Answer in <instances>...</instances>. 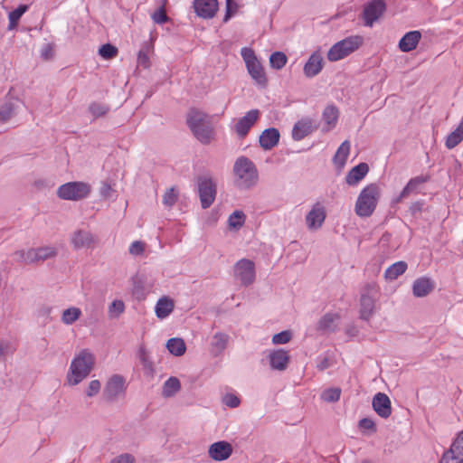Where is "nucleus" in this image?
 Listing matches in <instances>:
<instances>
[{
  "mask_svg": "<svg viewBox=\"0 0 463 463\" xmlns=\"http://www.w3.org/2000/svg\"><path fill=\"white\" fill-rule=\"evenodd\" d=\"M338 319L337 314L326 313L318 321L317 329L322 332H333L335 328V322Z\"/></svg>",
  "mask_w": 463,
  "mask_h": 463,
  "instance_id": "obj_27",
  "label": "nucleus"
},
{
  "mask_svg": "<svg viewBox=\"0 0 463 463\" xmlns=\"http://www.w3.org/2000/svg\"><path fill=\"white\" fill-rule=\"evenodd\" d=\"M213 116L196 108L189 109L186 124L194 137L203 145L210 144L215 137Z\"/></svg>",
  "mask_w": 463,
  "mask_h": 463,
  "instance_id": "obj_1",
  "label": "nucleus"
},
{
  "mask_svg": "<svg viewBox=\"0 0 463 463\" xmlns=\"http://www.w3.org/2000/svg\"><path fill=\"white\" fill-rule=\"evenodd\" d=\"M126 390L125 379L119 374H114L107 383L103 395L104 398L109 401H114L121 393H124Z\"/></svg>",
  "mask_w": 463,
  "mask_h": 463,
  "instance_id": "obj_10",
  "label": "nucleus"
},
{
  "mask_svg": "<svg viewBox=\"0 0 463 463\" xmlns=\"http://www.w3.org/2000/svg\"><path fill=\"white\" fill-rule=\"evenodd\" d=\"M110 463H135V458L132 455L125 453L113 458Z\"/></svg>",
  "mask_w": 463,
  "mask_h": 463,
  "instance_id": "obj_59",
  "label": "nucleus"
},
{
  "mask_svg": "<svg viewBox=\"0 0 463 463\" xmlns=\"http://www.w3.org/2000/svg\"><path fill=\"white\" fill-rule=\"evenodd\" d=\"M386 11V4L384 0H371L368 2L363 10L362 16L364 20L366 26H373V23L377 21Z\"/></svg>",
  "mask_w": 463,
  "mask_h": 463,
  "instance_id": "obj_7",
  "label": "nucleus"
},
{
  "mask_svg": "<svg viewBox=\"0 0 463 463\" xmlns=\"http://www.w3.org/2000/svg\"><path fill=\"white\" fill-rule=\"evenodd\" d=\"M137 63L139 65L143 66L144 68L149 67V58H148L146 52H144L143 50H140L138 52Z\"/></svg>",
  "mask_w": 463,
  "mask_h": 463,
  "instance_id": "obj_62",
  "label": "nucleus"
},
{
  "mask_svg": "<svg viewBox=\"0 0 463 463\" xmlns=\"http://www.w3.org/2000/svg\"><path fill=\"white\" fill-rule=\"evenodd\" d=\"M421 33L419 31H411L403 35L400 40L399 48L402 52H408L414 50L420 40Z\"/></svg>",
  "mask_w": 463,
  "mask_h": 463,
  "instance_id": "obj_22",
  "label": "nucleus"
},
{
  "mask_svg": "<svg viewBox=\"0 0 463 463\" xmlns=\"http://www.w3.org/2000/svg\"><path fill=\"white\" fill-rule=\"evenodd\" d=\"M166 348L172 354L175 356L183 355L186 350L185 343L181 338L169 339L166 343Z\"/></svg>",
  "mask_w": 463,
  "mask_h": 463,
  "instance_id": "obj_32",
  "label": "nucleus"
},
{
  "mask_svg": "<svg viewBox=\"0 0 463 463\" xmlns=\"http://www.w3.org/2000/svg\"><path fill=\"white\" fill-rule=\"evenodd\" d=\"M270 367L277 371H285L290 362L288 352L284 349H277L269 354Z\"/></svg>",
  "mask_w": 463,
  "mask_h": 463,
  "instance_id": "obj_15",
  "label": "nucleus"
},
{
  "mask_svg": "<svg viewBox=\"0 0 463 463\" xmlns=\"http://www.w3.org/2000/svg\"><path fill=\"white\" fill-rule=\"evenodd\" d=\"M463 462V457H461L459 454L456 453L452 449H449L446 451L439 463H462Z\"/></svg>",
  "mask_w": 463,
  "mask_h": 463,
  "instance_id": "obj_46",
  "label": "nucleus"
},
{
  "mask_svg": "<svg viewBox=\"0 0 463 463\" xmlns=\"http://www.w3.org/2000/svg\"><path fill=\"white\" fill-rule=\"evenodd\" d=\"M229 335L224 333H216L211 342V353L214 355L221 354L227 346Z\"/></svg>",
  "mask_w": 463,
  "mask_h": 463,
  "instance_id": "obj_28",
  "label": "nucleus"
},
{
  "mask_svg": "<svg viewBox=\"0 0 463 463\" xmlns=\"http://www.w3.org/2000/svg\"><path fill=\"white\" fill-rule=\"evenodd\" d=\"M350 152V143L348 140L344 141L338 147L334 156L333 162L339 168L344 167Z\"/></svg>",
  "mask_w": 463,
  "mask_h": 463,
  "instance_id": "obj_30",
  "label": "nucleus"
},
{
  "mask_svg": "<svg viewBox=\"0 0 463 463\" xmlns=\"http://www.w3.org/2000/svg\"><path fill=\"white\" fill-rule=\"evenodd\" d=\"M90 186L82 182H70L61 185L57 195L62 200L79 201L90 194Z\"/></svg>",
  "mask_w": 463,
  "mask_h": 463,
  "instance_id": "obj_5",
  "label": "nucleus"
},
{
  "mask_svg": "<svg viewBox=\"0 0 463 463\" xmlns=\"http://www.w3.org/2000/svg\"><path fill=\"white\" fill-rule=\"evenodd\" d=\"M55 55L54 44L53 43H45L43 45L41 49V58L43 61H50L53 59Z\"/></svg>",
  "mask_w": 463,
  "mask_h": 463,
  "instance_id": "obj_49",
  "label": "nucleus"
},
{
  "mask_svg": "<svg viewBox=\"0 0 463 463\" xmlns=\"http://www.w3.org/2000/svg\"><path fill=\"white\" fill-rule=\"evenodd\" d=\"M235 184L239 188L250 189L256 185L259 174L254 163L246 156H240L233 165Z\"/></svg>",
  "mask_w": 463,
  "mask_h": 463,
  "instance_id": "obj_2",
  "label": "nucleus"
},
{
  "mask_svg": "<svg viewBox=\"0 0 463 463\" xmlns=\"http://www.w3.org/2000/svg\"><path fill=\"white\" fill-rule=\"evenodd\" d=\"M13 115L12 107L9 104L4 105L0 109V122L7 121Z\"/></svg>",
  "mask_w": 463,
  "mask_h": 463,
  "instance_id": "obj_57",
  "label": "nucleus"
},
{
  "mask_svg": "<svg viewBox=\"0 0 463 463\" xmlns=\"http://www.w3.org/2000/svg\"><path fill=\"white\" fill-rule=\"evenodd\" d=\"M109 110V107L99 102H92L89 106V111L94 118L105 116Z\"/></svg>",
  "mask_w": 463,
  "mask_h": 463,
  "instance_id": "obj_40",
  "label": "nucleus"
},
{
  "mask_svg": "<svg viewBox=\"0 0 463 463\" xmlns=\"http://www.w3.org/2000/svg\"><path fill=\"white\" fill-rule=\"evenodd\" d=\"M344 43H340L339 42L334 44L327 52V58L331 61H336L341 59H344L348 54L345 50L341 47Z\"/></svg>",
  "mask_w": 463,
  "mask_h": 463,
  "instance_id": "obj_36",
  "label": "nucleus"
},
{
  "mask_svg": "<svg viewBox=\"0 0 463 463\" xmlns=\"http://www.w3.org/2000/svg\"><path fill=\"white\" fill-rule=\"evenodd\" d=\"M450 449L463 457V431L458 433V437L452 443Z\"/></svg>",
  "mask_w": 463,
  "mask_h": 463,
  "instance_id": "obj_53",
  "label": "nucleus"
},
{
  "mask_svg": "<svg viewBox=\"0 0 463 463\" xmlns=\"http://www.w3.org/2000/svg\"><path fill=\"white\" fill-rule=\"evenodd\" d=\"M125 310V304L122 300H114L109 307L110 317H118Z\"/></svg>",
  "mask_w": 463,
  "mask_h": 463,
  "instance_id": "obj_45",
  "label": "nucleus"
},
{
  "mask_svg": "<svg viewBox=\"0 0 463 463\" xmlns=\"http://www.w3.org/2000/svg\"><path fill=\"white\" fill-rule=\"evenodd\" d=\"M71 242L76 250L90 248L93 243V237L88 231L78 230L72 233Z\"/></svg>",
  "mask_w": 463,
  "mask_h": 463,
  "instance_id": "obj_20",
  "label": "nucleus"
},
{
  "mask_svg": "<svg viewBox=\"0 0 463 463\" xmlns=\"http://www.w3.org/2000/svg\"><path fill=\"white\" fill-rule=\"evenodd\" d=\"M341 396V389L338 387L329 388L321 393V399L326 402H335L339 401Z\"/></svg>",
  "mask_w": 463,
  "mask_h": 463,
  "instance_id": "obj_41",
  "label": "nucleus"
},
{
  "mask_svg": "<svg viewBox=\"0 0 463 463\" xmlns=\"http://www.w3.org/2000/svg\"><path fill=\"white\" fill-rule=\"evenodd\" d=\"M325 219L326 211L319 203H316L306 216L307 225L309 229H317L321 227Z\"/></svg>",
  "mask_w": 463,
  "mask_h": 463,
  "instance_id": "obj_16",
  "label": "nucleus"
},
{
  "mask_svg": "<svg viewBox=\"0 0 463 463\" xmlns=\"http://www.w3.org/2000/svg\"><path fill=\"white\" fill-rule=\"evenodd\" d=\"M292 338V333L289 330L282 331L275 334L272 336V343L274 345H283L288 343Z\"/></svg>",
  "mask_w": 463,
  "mask_h": 463,
  "instance_id": "obj_48",
  "label": "nucleus"
},
{
  "mask_svg": "<svg viewBox=\"0 0 463 463\" xmlns=\"http://www.w3.org/2000/svg\"><path fill=\"white\" fill-rule=\"evenodd\" d=\"M100 390V383L98 380H93L89 383L87 395L91 397L97 394Z\"/></svg>",
  "mask_w": 463,
  "mask_h": 463,
  "instance_id": "obj_60",
  "label": "nucleus"
},
{
  "mask_svg": "<svg viewBox=\"0 0 463 463\" xmlns=\"http://www.w3.org/2000/svg\"><path fill=\"white\" fill-rule=\"evenodd\" d=\"M369 166L366 163H360L353 167L345 176V182L349 185L357 184L368 173Z\"/></svg>",
  "mask_w": 463,
  "mask_h": 463,
  "instance_id": "obj_24",
  "label": "nucleus"
},
{
  "mask_svg": "<svg viewBox=\"0 0 463 463\" xmlns=\"http://www.w3.org/2000/svg\"><path fill=\"white\" fill-rule=\"evenodd\" d=\"M381 190L377 184H370L365 186L358 195L354 211L360 217L371 216L378 203Z\"/></svg>",
  "mask_w": 463,
  "mask_h": 463,
  "instance_id": "obj_3",
  "label": "nucleus"
},
{
  "mask_svg": "<svg viewBox=\"0 0 463 463\" xmlns=\"http://www.w3.org/2000/svg\"><path fill=\"white\" fill-rule=\"evenodd\" d=\"M338 109L335 106H327L323 112V119L328 126V129L334 128L337 122Z\"/></svg>",
  "mask_w": 463,
  "mask_h": 463,
  "instance_id": "obj_35",
  "label": "nucleus"
},
{
  "mask_svg": "<svg viewBox=\"0 0 463 463\" xmlns=\"http://www.w3.org/2000/svg\"><path fill=\"white\" fill-rule=\"evenodd\" d=\"M374 411L383 419H387L392 414V403L390 398L383 392L376 393L372 402Z\"/></svg>",
  "mask_w": 463,
  "mask_h": 463,
  "instance_id": "obj_14",
  "label": "nucleus"
},
{
  "mask_svg": "<svg viewBox=\"0 0 463 463\" xmlns=\"http://www.w3.org/2000/svg\"><path fill=\"white\" fill-rule=\"evenodd\" d=\"M95 363L94 355L84 349L73 359L71 364V374L68 380L72 385L80 383L91 372Z\"/></svg>",
  "mask_w": 463,
  "mask_h": 463,
  "instance_id": "obj_4",
  "label": "nucleus"
},
{
  "mask_svg": "<svg viewBox=\"0 0 463 463\" xmlns=\"http://www.w3.org/2000/svg\"><path fill=\"white\" fill-rule=\"evenodd\" d=\"M366 292L362 293L360 298V317L364 320H369L373 316L375 307V299L370 292L376 291L375 284H368L365 287Z\"/></svg>",
  "mask_w": 463,
  "mask_h": 463,
  "instance_id": "obj_9",
  "label": "nucleus"
},
{
  "mask_svg": "<svg viewBox=\"0 0 463 463\" xmlns=\"http://www.w3.org/2000/svg\"><path fill=\"white\" fill-rule=\"evenodd\" d=\"M175 307L174 301L169 298H160L156 306V314L158 318L166 317Z\"/></svg>",
  "mask_w": 463,
  "mask_h": 463,
  "instance_id": "obj_29",
  "label": "nucleus"
},
{
  "mask_svg": "<svg viewBox=\"0 0 463 463\" xmlns=\"http://www.w3.org/2000/svg\"><path fill=\"white\" fill-rule=\"evenodd\" d=\"M58 250L53 246H44L33 250L31 254V263H43V261L53 259L57 256Z\"/></svg>",
  "mask_w": 463,
  "mask_h": 463,
  "instance_id": "obj_21",
  "label": "nucleus"
},
{
  "mask_svg": "<svg viewBox=\"0 0 463 463\" xmlns=\"http://www.w3.org/2000/svg\"><path fill=\"white\" fill-rule=\"evenodd\" d=\"M279 137V131L275 128H269L260 134L259 142L264 150H270L278 145Z\"/></svg>",
  "mask_w": 463,
  "mask_h": 463,
  "instance_id": "obj_19",
  "label": "nucleus"
},
{
  "mask_svg": "<svg viewBox=\"0 0 463 463\" xmlns=\"http://www.w3.org/2000/svg\"><path fill=\"white\" fill-rule=\"evenodd\" d=\"M358 426L360 429L368 430L372 432L376 431V426L374 421L369 418H363L362 420H360L358 422Z\"/></svg>",
  "mask_w": 463,
  "mask_h": 463,
  "instance_id": "obj_55",
  "label": "nucleus"
},
{
  "mask_svg": "<svg viewBox=\"0 0 463 463\" xmlns=\"http://www.w3.org/2000/svg\"><path fill=\"white\" fill-rule=\"evenodd\" d=\"M178 194L174 188L168 189L164 196L163 203L166 206H173L177 201Z\"/></svg>",
  "mask_w": 463,
  "mask_h": 463,
  "instance_id": "obj_50",
  "label": "nucleus"
},
{
  "mask_svg": "<svg viewBox=\"0 0 463 463\" xmlns=\"http://www.w3.org/2000/svg\"><path fill=\"white\" fill-rule=\"evenodd\" d=\"M245 218L246 216L242 211H235L229 217L230 227H232L234 229L241 228L244 224Z\"/></svg>",
  "mask_w": 463,
  "mask_h": 463,
  "instance_id": "obj_43",
  "label": "nucleus"
},
{
  "mask_svg": "<svg viewBox=\"0 0 463 463\" xmlns=\"http://www.w3.org/2000/svg\"><path fill=\"white\" fill-rule=\"evenodd\" d=\"M462 140L463 135L458 132V129L456 128L447 137L445 145L449 149H452L457 146Z\"/></svg>",
  "mask_w": 463,
  "mask_h": 463,
  "instance_id": "obj_44",
  "label": "nucleus"
},
{
  "mask_svg": "<svg viewBox=\"0 0 463 463\" xmlns=\"http://www.w3.org/2000/svg\"><path fill=\"white\" fill-rule=\"evenodd\" d=\"M239 5L234 0H226V13L223 17V22L226 23L232 16L238 11Z\"/></svg>",
  "mask_w": 463,
  "mask_h": 463,
  "instance_id": "obj_51",
  "label": "nucleus"
},
{
  "mask_svg": "<svg viewBox=\"0 0 463 463\" xmlns=\"http://www.w3.org/2000/svg\"><path fill=\"white\" fill-rule=\"evenodd\" d=\"M145 250V243L139 241H134L129 247L132 255H141Z\"/></svg>",
  "mask_w": 463,
  "mask_h": 463,
  "instance_id": "obj_56",
  "label": "nucleus"
},
{
  "mask_svg": "<svg viewBox=\"0 0 463 463\" xmlns=\"http://www.w3.org/2000/svg\"><path fill=\"white\" fill-rule=\"evenodd\" d=\"M194 8L196 14L203 19H211L218 11L217 0H194Z\"/></svg>",
  "mask_w": 463,
  "mask_h": 463,
  "instance_id": "obj_12",
  "label": "nucleus"
},
{
  "mask_svg": "<svg viewBox=\"0 0 463 463\" xmlns=\"http://www.w3.org/2000/svg\"><path fill=\"white\" fill-rule=\"evenodd\" d=\"M232 446L227 441H217L213 443L208 449L211 458L215 461H222L231 457L232 454Z\"/></svg>",
  "mask_w": 463,
  "mask_h": 463,
  "instance_id": "obj_13",
  "label": "nucleus"
},
{
  "mask_svg": "<svg viewBox=\"0 0 463 463\" xmlns=\"http://www.w3.org/2000/svg\"><path fill=\"white\" fill-rule=\"evenodd\" d=\"M181 388L180 381L176 377H170L167 381L165 382L163 386V396L164 397H172L174 396Z\"/></svg>",
  "mask_w": 463,
  "mask_h": 463,
  "instance_id": "obj_34",
  "label": "nucleus"
},
{
  "mask_svg": "<svg viewBox=\"0 0 463 463\" xmlns=\"http://www.w3.org/2000/svg\"><path fill=\"white\" fill-rule=\"evenodd\" d=\"M260 116L258 109H252L246 113L239 121L235 124L234 128L237 135L243 138L245 137L251 127L256 123Z\"/></svg>",
  "mask_w": 463,
  "mask_h": 463,
  "instance_id": "obj_11",
  "label": "nucleus"
},
{
  "mask_svg": "<svg viewBox=\"0 0 463 463\" xmlns=\"http://www.w3.org/2000/svg\"><path fill=\"white\" fill-rule=\"evenodd\" d=\"M429 180V175H419L411 178L402 189L395 202L400 203L402 199L407 198L411 194H417L420 186L427 183Z\"/></svg>",
  "mask_w": 463,
  "mask_h": 463,
  "instance_id": "obj_17",
  "label": "nucleus"
},
{
  "mask_svg": "<svg viewBox=\"0 0 463 463\" xmlns=\"http://www.w3.org/2000/svg\"><path fill=\"white\" fill-rule=\"evenodd\" d=\"M312 130L313 128L310 120L298 121L292 129V137L294 140L299 141L308 136Z\"/></svg>",
  "mask_w": 463,
  "mask_h": 463,
  "instance_id": "obj_26",
  "label": "nucleus"
},
{
  "mask_svg": "<svg viewBox=\"0 0 463 463\" xmlns=\"http://www.w3.org/2000/svg\"><path fill=\"white\" fill-rule=\"evenodd\" d=\"M247 70L251 76V78L261 87H266L268 83V80L266 77V73L264 68L259 61H255L248 65H246Z\"/></svg>",
  "mask_w": 463,
  "mask_h": 463,
  "instance_id": "obj_25",
  "label": "nucleus"
},
{
  "mask_svg": "<svg viewBox=\"0 0 463 463\" xmlns=\"http://www.w3.org/2000/svg\"><path fill=\"white\" fill-rule=\"evenodd\" d=\"M288 58L282 52H275L269 57L270 66L276 70L282 69L287 63Z\"/></svg>",
  "mask_w": 463,
  "mask_h": 463,
  "instance_id": "obj_38",
  "label": "nucleus"
},
{
  "mask_svg": "<svg viewBox=\"0 0 463 463\" xmlns=\"http://www.w3.org/2000/svg\"><path fill=\"white\" fill-rule=\"evenodd\" d=\"M424 205L423 201H417L411 204L409 211L412 216H415L416 214L421 213L422 208Z\"/></svg>",
  "mask_w": 463,
  "mask_h": 463,
  "instance_id": "obj_61",
  "label": "nucleus"
},
{
  "mask_svg": "<svg viewBox=\"0 0 463 463\" xmlns=\"http://www.w3.org/2000/svg\"><path fill=\"white\" fill-rule=\"evenodd\" d=\"M408 268L405 261H397L391 265L384 272V277L387 280H394L399 276L402 275Z\"/></svg>",
  "mask_w": 463,
  "mask_h": 463,
  "instance_id": "obj_31",
  "label": "nucleus"
},
{
  "mask_svg": "<svg viewBox=\"0 0 463 463\" xmlns=\"http://www.w3.org/2000/svg\"><path fill=\"white\" fill-rule=\"evenodd\" d=\"M331 363L327 357L323 358L320 363L317 364V368L319 371H324L330 367Z\"/></svg>",
  "mask_w": 463,
  "mask_h": 463,
  "instance_id": "obj_64",
  "label": "nucleus"
},
{
  "mask_svg": "<svg viewBox=\"0 0 463 463\" xmlns=\"http://www.w3.org/2000/svg\"><path fill=\"white\" fill-rule=\"evenodd\" d=\"M27 5H21L16 9L13 10L9 13V24L8 29L13 30L15 28L19 19L21 16L26 12Z\"/></svg>",
  "mask_w": 463,
  "mask_h": 463,
  "instance_id": "obj_37",
  "label": "nucleus"
},
{
  "mask_svg": "<svg viewBox=\"0 0 463 463\" xmlns=\"http://www.w3.org/2000/svg\"><path fill=\"white\" fill-rule=\"evenodd\" d=\"M222 402L230 408H237L240 405V399L233 393H227L222 398Z\"/></svg>",
  "mask_w": 463,
  "mask_h": 463,
  "instance_id": "obj_52",
  "label": "nucleus"
},
{
  "mask_svg": "<svg viewBox=\"0 0 463 463\" xmlns=\"http://www.w3.org/2000/svg\"><path fill=\"white\" fill-rule=\"evenodd\" d=\"M323 68V58L320 54L313 53L304 66V74L312 78L317 75Z\"/></svg>",
  "mask_w": 463,
  "mask_h": 463,
  "instance_id": "obj_23",
  "label": "nucleus"
},
{
  "mask_svg": "<svg viewBox=\"0 0 463 463\" xmlns=\"http://www.w3.org/2000/svg\"><path fill=\"white\" fill-rule=\"evenodd\" d=\"M101 194L105 197H110L111 196V192H112V188H111V185L108 183H104L102 187H101Z\"/></svg>",
  "mask_w": 463,
  "mask_h": 463,
  "instance_id": "obj_63",
  "label": "nucleus"
},
{
  "mask_svg": "<svg viewBox=\"0 0 463 463\" xmlns=\"http://www.w3.org/2000/svg\"><path fill=\"white\" fill-rule=\"evenodd\" d=\"M340 43H344L341 47L347 52L349 55L355 50H357L363 43V37L359 35L350 36L339 42Z\"/></svg>",
  "mask_w": 463,
  "mask_h": 463,
  "instance_id": "obj_33",
  "label": "nucleus"
},
{
  "mask_svg": "<svg viewBox=\"0 0 463 463\" xmlns=\"http://www.w3.org/2000/svg\"><path fill=\"white\" fill-rule=\"evenodd\" d=\"M435 288V282L427 277L417 279L412 285V293L417 298H423L432 292Z\"/></svg>",
  "mask_w": 463,
  "mask_h": 463,
  "instance_id": "obj_18",
  "label": "nucleus"
},
{
  "mask_svg": "<svg viewBox=\"0 0 463 463\" xmlns=\"http://www.w3.org/2000/svg\"><path fill=\"white\" fill-rule=\"evenodd\" d=\"M235 275L244 286L250 285L255 280V264L252 260L242 259L235 265Z\"/></svg>",
  "mask_w": 463,
  "mask_h": 463,
  "instance_id": "obj_8",
  "label": "nucleus"
},
{
  "mask_svg": "<svg viewBox=\"0 0 463 463\" xmlns=\"http://www.w3.org/2000/svg\"><path fill=\"white\" fill-rule=\"evenodd\" d=\"M140 361L146 370H147L149 373H153L154 368H153V363L148 359V355L145 351H141L140 353Z\"/></svg>",
  "mask_w": 463,
  "mask_h": 463,
  "instance_id": "obj_58",
  "label": "nucleus"
},
{
  "mask_svg": "<svg viewBox=\"0 0 463 463\" xmlns=\"http://www.w3.org/2000/svg\"><path fill=\"white\" fill-rule=\"evenodd\" d=\"M118 53V50L111 43H105L99 49V54L105 60H111Z\"/></svg>",
  "mask_w": 463,
  "mask_h": 463,
  "instance_id": "obj_39",
  "label": "nucleus"
},
{
  "mask_svg": "<svg viewBox=\"0 0 463 463\" xmlns=\"http://www.w3.org/2000/svg\"><path fill=\"white\" fill-rule=\"evenodd\" d=\"M197 184L202 208L207 209L215 200L217 184L212 177L205 175L198 176Z\"/></svg>",
  "mask_w": 463,
  "mask_h": 463,
  "instance_id": "obj_6",
  "label": "nucleus"
},
{
  "mask_svg": "<svg viewBox=\"0 0 463 463\" xmlns=\"http://www.w3.org/2000/svg\"><path fill=\"white\" fill-rule=\"evenodd\" d=\"M81 312L77 307H70L63 311L62 321L67 325L74 323L80 316Z\"/></svg>",
  "mask_w": 463,
  "mask_h": 463,
  "instance_id": "obj_42",
  "label": "nucleus"
},
{
  "mask_svg": "<svg viewBox=\"0 0 463 463\" xmlns=\"http://www.w3.org/2000/svg\"><path fill=\"white\" fill-rule=\"evenodd\" d=\"M152 19L156 24H163L170 21V18L167 15L164 5H162L156 12L153 13Z\"/></svg>",
  "mask_w": 463,
  "mask_h": 463,
  "instance_id": "obj_47",
  "label": "nucleus"
},
{
  "mask_svg": "<svg viewBox=\"0 0 463 463\" xmlns=\"http://www.w3.org/2000/svg\"><path fill=\"white\" fill-rule=\"evenodd\" d=\"M241 56L243 58L246 65H248L255 61H258L254 51L250 48H246V47L242 48L241 49Z\"/></svg>",
  "mask_w": 463,
  "mask_h": 463,
  "instance_id": "obj_54",
  "label": "nucleus"
}]
</instances>
